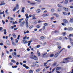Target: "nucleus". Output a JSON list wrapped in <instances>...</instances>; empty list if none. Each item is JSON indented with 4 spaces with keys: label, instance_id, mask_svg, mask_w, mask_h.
<instances>
[{
    "label": "nucleus",
    "instance_id": "1",
    "mask_svg": "<svg viewBox=\"0 0 73 73\" xmlns=\"http://www.w3.org/2000/svg\"><path fill=\"white\" fill-rule=\"evenodd\" d=\"M30 57L31 58L34 59L35 60H38L37 57L35 55H31L30 56Z\"/></svg>",
    "mask_w": 73,
    "mask_h": 73
},
{
    "label": "nucleus",
    "instance_id": "2",
    "mask_svg": "<svg viewBox=\"0 0 73 73\" xmlns=\"http://www.w3.org/2000/svg\"><path fill=\"white\" fill-rule=\"evenodd\" d=\"M68 59H69V58L64 59L63 62H61V63H67L66 62L68 61Z\"/></svg>",
    "mask_w": 73,
    "mask_h": 73
},
{
    "label": "nucleus",
    "instance_id": "3",
    "mask_svg": "<svg viewBox=\"0 0 73 73\" xmlns=\"http://www.w3.org/2000/svg\"><path fill=\"white\" fill-rule=\"evenodd\" d=\"M25 23H26V27L27 28H29V26L28 25V19H25Z\"/></svg>",
    "mask_w": 73,
    "mask_h": 73
},
{
    "label": "nucleus",
    "instance_id": "4",
    "mask_svg": "<svg viewBox=\"0 0 73 73\" xmlns=\"http://www.w3.org/2000/svg\"><path fill=\"white\" fill-rule=\"evenodd\" d=\"M63 22L64 23H65V24H67L68 23V21L67 20L65 19H64L63 20Z\"/></svg>",
    "mask_w": 73,
    "mask_h": 73
},
{
    "label": "nucleus",
    "instance_id": "5",
    "mask_svg": "<svg viewBox=\"0 0 73 73\" xmlns=\"http://www.w3.org/2000/svg\"><path fill=\"white\" fill-rule=\"evenodd\" d=\"M23 67H25V68L27 69H28L29 68V67L26 66V65L25 64H23Z\"/></svg>",
    "mask_w": 73,
    "mask_h": 73
},
{
    "label": "nucleus",
    "instance_id": "6",
    "mask_svg": "<svg viewBox=\"0 0 73 73\" xmlns=\"http://www.w3.org/2000/svg\"><path fill=\"white\" fill-rule=\"evenodd\" d=\"M6 44L7 45L9 46L10 45V41L8 40H7L6 41Z\"/></svg>",
    "mask_w": 73,
    "mask_h": 73
},
{
    "label": "nucleus",
    "instance_id": "7",
    "mask_svg": "<svg viewBox=\"0 0 73 73\" xmlns=\"http://www.w3.org/2000/svg\"><path fill=\"white\" fill-rule=\"evenodd\" d=\"M67 30L68 31H71L73 30V28L72 27H68L67 28Z\"/></svg>",
    "mask_w": 73,
    "mask_h": 73
},
{
    "label": "nucleus",
    "instance_id": "8",
    "mask_svg": "<svg viewBox=\"0 0 73 73\" xmlns=\"http://www.w3.org/2000/svg\"><path fill=\"white\" fill-rule=\"evenodd\" d=\"M25 23V21H23L20 24V26H23L24 25V24Z\"/></svg>",
    "mask_w": 73,
    "mask_h": 73
},
{
    "label": "nucleus",
    "instance_id": "9",
    "mask_svg": "<svg viewBox=\"0 0 73 73\" xmlns=\"http://www.w3.org/2000/svg\"><path fill=\"white\" fill-rule=\"evenodd\" d=\"M23 44H26V43H29V42H27V41L25 40H23Z\"/></svg>",
    "mask_w": 73,
    "mask_h": 73
},
{
    "label": "nucleus",
    "instance_id": "10",
    "mask_svg": "<svg viewBox=\"0 0 73 73\" xmlns=\"http://www.w3.org/2000/svg\"><path fill=\"white\" fill-rule=\"evenodd\" d=\"M25 16L26 17V19H28H28L29 18V16H28V14H26L25 15Z\"/></svg>",
    "mask_w": 73,
    "mask_h": 73
},
{
    "label": "nucleus",
    "instance_id": "11",
    "mask_svg": "<svg viewBox=\"0 0 73 73\" xmlns=\"http://www.w3.org/2000/svg\"><path fill=\"white\" fill-rule=\"evenodd\" d=\"M58 54H58V53H56L54 55V57L55 58H56L58 57Z\"/></svg>",
    "mask_w": 73,
    "mask_h": 73
},
{
    "label": "nucleus",
    "instance_id": "12",
    "mask_svg": "<svg viewBox=\"0 0 73 73\" xmlns=\"http://www.w3.org/2000/svg\"><path fill=\"white\" fill-rule=\"evenodd\" d=\"M61 69V67H58L56 68V70H59L60 69Z\"/></svg>",
    "mask_w": 73,
    "mask_h": 73
},
{
    "label": "nucleus",
    "instance_id": "13",
    "mask_svg": "<svg viewBox=\"0 0 73 73\" xmlns=\"http://www.w3.org/2000/svg\"><path fill=\"white\" fill-rule=\"evenodd\" d=\"M57 64L56 62H54V63H53L52 66L54 67L56 66H57Z\"/></svg>",
    "mask_w": 73,
    "mask_h": 73
},
{
    "label": "nucleus",
    "instance_id": "14",
    "mask_svg": "<svg viewBox=\"0 0 73 73\" xmlns=\"http://www.w3.org/2000/svg\"><path fill=\"white\" fill-rule=\"evenodd\" d=\"M40 12V9H38L36 10V12L37 13H39Z\"/></svg>",
    "mask_w": 73,
    "mask_h": 73
},
{
    "label": "nucleus",
    "instance_id": "15",
    "mask_svg": "<svg viewBox=\"0 0 73 73\" xmlns=\"http://www.w3.org/2000/svg\"><path fill=\"white\" fill-rule=\"evenodd\" d=\"M69 22H70L71 23L73 22V18H70V20L69 21Z\"/></svg>",
    "mask_w": 73,
    "mask_h": 73
},
{
    "label": "nucleus",
    "instance_id": "16",
    "mask_svg": "<svg viewBox=\"0 0 73 73\" xmlns=\"http://www.w3.org/2000/svg\"><path fill=\"white\" fill-rule=\"evenodd\" d=\"M40 68H38L36 70V72H38L40 71Z\"/></svg>",
    "mask_w": 73,
    "mask_h": 73
},
{
    "label": "nucleus",
    "instance_id": "17",
    "mask_svg": "<svg viewBox=\"0 0 73 73\" xmlns=\"http://www.w3.org/2000/svg\"><path fill=\"white\" fill-rule=\"evenodd\" d=\"M24 9H25L24 7H23L22 8V9L21 10V12H23V13H24V12H25V10H24Z\"/></svg>",
    "mask_w": 73,
    "mask_h": 73
},
{
    "label": "nucleus",
    "instance_id": "18",
    "mask_svg": "<svg viewBox=\"0 0 73 73\" xmlns=\"http://www.w3.org/2000/svg\"><path fill=\"white\" fill-rule=\"evenodd\" d=\"M4 34L5 35H6L7 34V30L6 29H4Z\"/></svg>",
    "mask_w": 73,
    "mask_h": 73
},
{
    "label": "nucleus",
    "instance_id": "19",
    "mask_svg": "<svg viewBox=\"0 0 73 73\" xmlns=\"http://www.w3.org/2000/svg\"><path fill=\"white\" fill-rule=\"evenodd\" d=\"M15 8H17V9L19 8V5L18 4H17L16 7Z\"/></svg>",
    "mask_w": 73,
    "mask_h": 73
},
{
    "label": "nucleus",
    "instance_id": "20",
    "mask_svg": "<svg viewBox=\"0 0 73 73\" xmlns=\"http://www.w3.org/2000/svg\"><path fill=\"white\" fill-rule=\"evenodd\" d=\"M37 53H38V56H40V54L39 51H37Z\"/></svg>",
    "mask_w": 73,
    "mask_h": 73
},
{
    "label": "nucleus",
    "instance_id": "21",
    "mask_svg": "<svg viewBox=\"0 0 73 73\" xmlns=\"http://www.w3.org/2000/svg\"><path fill=\"white\" fill-rule=\"evenodd\" d=\"M12 36L14 38H16V35H15V34H13Z\"/></svg>",
    "mask_w": 73,
    "mask_h": 73
},
{
    "label": "nucleus",
    "instance_id": "22",
    "mask_svg": "<svg viewBox=\"0 0 73 73\" xmlns=\"http://www.w3.org/2000/svg\"><path fill=\"white\" fill-rule=\"evenodd\" d=\"M12 43L13 45L14 46H15L16 45L15 43L13 41H12Z\"/></svg>",
    "mask_w": 73,
    "mask_h": 73
},
{
    "label": "nucleus",
    "instance_id": "23",
    "mask_svg": "<svg viewBox=\"0 0 73 73\" xmlns=\"http://www.w3.org/2000/svg\"><path fill=\"white\" fill-rule=\"evenodd\" d=\"M11 62L13 63H15L16 62L14 60H11Z\"/></svg>",
    "mask_w": 73,
    "mask_h": 73
},
{
    "label": "nucleus",
    "instance_id": "24",
    "mask_svg": "<svg viewBox=\"0 0 73 73\" xmlns=\"http://www.w3.org/2000/svg\"><path fill=\"white\" fill-rule=\"evenodd\" d=\"M34 27V26L33 25H31V26L30 27H29V28L30 29H32V28H33V27Z\"/></svg>",
    "mask_w": 73,
    "mask_h": 73
},
{
    "label": "nucleus",
    "instance_id": "25",
    "mask_svg": "<svg viewBox=\"0 0 73 73\" xmlns=\"http://www.w3.org/2000/svg\"><path fill=\"white\" fill-rule=\"evenodd\" d=\"M58 6L59 7H62V6L60 4H58Z\"/></svg>",
    "mask_w": 73,
    "mask_h": 73
},
{
    "label": "nucleus",
    "instance_id": "26",
    "mask_svg": "<svg viewBox=\"0 0 73 73\" xmlns=\"http://www.w3.org/2000/svg\"><path fill=\"white\" fill-rule=\"evenodd\" d=\"M54 56V54H50V57H53Z\"/></svg>",
    "mask_w": 73,
    "mask_h": 73
},
{
    "label": "nucleus",
    "instance_id": "27",
    "mask_svg": "<svg viewBox=\"0 0 73 73\" xmlns=\"http://www.w3.org/2000/svg\"><path fill=\"white\" fill-rule=\"evenodd\" d=\"M40 45H37V46H36V48H40Z\"/></svg>",
    "mask_w": 73,
    "mask_h": 73
},
{
    "label": "nucleus",
    "instance_id": "28",
    "mask_svg": "<svg viewBox=\"0 0 73 73\" xmlns=\"http://www.w3.org/2000/svg\"><path fill=\"white\" fill-rule=\"evenodd\" d=\"M48 24L47 23H45L44 24V25L45 26H47L48 25Z\"/></svg>",
    "mask_w": 73,
    "mask_h": 73
},
{
    "label": "nucleus",
    "instance_id": "29",
    "mask_svg": "<svg viewBox=\"0 0 73 73\" xmlns=\"http://www.w3.org/2000/svg\"><path fill=\"white\" fill-rule=\"evenodd\" d=\"M64 49H62V50H61V51H59L58 52V53H58V54H59L61 52V51H62V50H63Z\"/></svg>",
    "mask_w": 73,
    "mask_h": 73
},
{
    "label": "nucleus",
    "instance_id": "30",
    "mask_svg": "<svg viewBox=\"0 0 73 73\" xmlns=\"http://www.w3.org/2000/svg\"><path fill=\"white\" fill-rule=\"evenodd\" d=\"M17 67V66H12V68H16Z\"/></svg>",
    "mask_w": 73,
    "mask_h": 73
},
{
    "label": "nucleus",
    "instance_id": "31",
    "mask_svg": "<svg viewBox=\"0 0 73 73\" xmlns=\"http://www.w3.org/2000/svg\"><path fill=\"white\" fill-rule=\"evenodd\" d=\"M51 11L52 12H53L54 11V9H51Z\"/></svg>",
    "mask_w": 73,
    "mask_h": 73
},
{
    "label": "nucleus",
    "instance_id": "32",
    "mask_svg": "<svg viewBox=\"0 0 73 73\" xmlns=\"http://www.w3.org/2000/svg\"><path fill=\"white\" fill-rule=\"evenodd\" d=\"M68 0H66L65 1V3L66 4L67 3H68Z\"/></svg>",
    "mask_w": 73,
    "mask_h": 73
},
{
    "label": "nucleus",
    "instance_id": "33",
    "mask_svg": "<svg viewBox=\"0 0 73 73\" xmlns=\"http://www.w3.org/2000/svg\"><path fill=\"white\" fill-rule=\"evenodd\" d=\"M16 7H15L14 9H13V11L15 12L16 11Z\"/></svg>",
    "mask_w": 73,
    "mask_h": 73
},
{
    "label": "nucleus",
    "instance_id": "34",
    "mask_svg": "<svg viewBox=\"0 0 73 73\" xmlns=\"http://www.w3.org/2000/svg\"><path fill=\"white\" fill-rule=\"evenodd\" d=\"M33 64L34 65V66H35V65H36V62H34L33 63Z\"/></svg>",
    "mask_w": 73,
    "mask_h": 73
},
{
    "label": "nucleus",
    "instance_id": "35",
    "mask_svg": "<svg viewBox=\"0 0 73 73\" xmlns=\"http://www.w3.org/2000/svg\"><path fill=\"white\" fill-rule=\"evenodd\" d=\"M27 37V36H25V37H23V40H25Z\"/></svg>",
    "mask_w": 73,
    "mask_h": 73
},
{
    "label": "nucleus",
    "instance_id": "36",
    "mask_svg": "<svg viewBox=\"0 0 73 73\" xmlns=\"http://www.w3.org/2000/svg\"><path fill=\"white\" fill-rule=\"evenodd\" d=\"M29 73H33V71L32 70H30L29 71Z\"/></svg>",
    "mask_w": 73,
    "mask_h": 73
},
{
    "label": "nucleus",
    "instance_id": "37",
    "mask_svg": "<svg viewBox=\"0 0 73 73\" xmlns=\"http://www.w3.org/2000/svg\"><path fill=\"white\" fill-rule=\"evenodd\" d=\"M40 38H41V39L43 40L44 39V36H41L40 37Z\"/></svg>",
    "mask_w": 73,
    "mask_h": 73
},
{
    "label": "nucleus",
    "instance_id": "38",
    "mask_svg": "<svg viewBox=\"0 0 73 73\" xmlns=\"http://www.w3.org/2000/svg\"><path fill=\"white\" fill-rule=\"evenodd\" d=\"M15 42H16L17 43H18V40L17 39H15Z\"/></svg>",
    "mask_w": 73,
    "mask_h": 73
},
{
    "label": "nucleus",
    "instance_id": "39",
    "mask_svg": "<svg viewBox=\"0 0 73 73\" xmlns=\"http://www.w3.org/2000/svg\"><path fill=\"white\" fill-rule=\"evenodd\" d=\"M62 34L63 36H65L66 35V33L65 32L63 33Z\"/></svg>",
    "mask_w": 73,
    "mask_h": 73
},
{
    "label": "nucleus",
    "instance_id": "40",
    "mask_svg": "<svg viewBox=\"0 0 73 73\" xmlns=\"http://www.w3.org/2000/svg\"><path fill=\"white\" fill-rule=\"evenodd\" d=\"M62 13H63V15H67V13H66L64 12H63Z\"/></svg>",
    "mask_w": 73,
    "mask_h": 73
},
{
    "label": "nucleus",
    "instance_id": "41",
    "mask_svg": "<svg viewBox=\"0 0 73 73\" xmlns=\"http://www.w3.org/2000/svg\"><path fill=\"white\" fill-rule=\"evenodd\" d=\"M45 15H46V17H47L49 15V14H48V13L45 14Z\"/></svg>",
    "mask_w": 73,
    "mask_h": 73
},
{
    "label": "nucleus",
    "instance_id": "42",
    "mask_svg": "<svg viewBox=\"0 0 73 73\" xmlns=\"http://www.w3.org/2000/svg\"><path fill=\"white\" fill-rule=\"evenodd\" d=\"M2 22L3 24H5V22L3 20H2Z\"/></svg>",
    "mask_w": 73,
    "mask_h": 73
},
{
    "label": "nucleus",
    "instance_id": "43",
    "mask_svg": "<svg viewBox=\"0 0 73 73\" xmlns=\"http://www.w3.org/2000/svg\"><path fill=\"white\" fill-rule=\"evenodd\" d=\"M4 52H2V57H3V56H4Z\"/></svg>",
    "mask_w": 73,
    "mask_h": 73
},
{
    "label": "nucleus",
    "instance_id": "44",
    "mask_svg": "<svg viewBox=\"0 0 73 73\" xmlns=\"http://www.w3.org/2000/svg\"><path fill=\"white\" fill-rule=\"evenodd\" d=\"M65 11H68V9L67 8H66V9L65 10Z\"/></svg>",
    "mask_w": 73,
    "mask_h": 73
},
{
    "label": "nucleus",
    "instance_id": "45",
    "mask_svg": "<svg viewBox=\"0 0 73 73\" xmlns=\"http://www.w3.org/2000/svg\"><path fill=\"white\" fill-rule=\"evenodd\" d=\"M46 54H47V53H44L43 54H42V55L44 56H45Z\"/></svg>",
    "mask_w": 73,
    "mask_h": 73
},
{
    "label": "nucleus",
    "instance_id": "46",
    "mask_svg": "<svg viewBox=\"0 0 73 73\" xmlns=\"http://www.w3.org/2000/svg\"><path fill=\"white\" fill-rule=\"evenodd\" d=\"M36 28H37L38 29V28H40V26L39 25H38L36 26Z\"/></svg>",
    "mask_w": 73,
    "mask_h": 73
},
{
    "label": "nucleus",
    "instance_id": "47",
    "mask_svg": "<svg viewBox=\"0 0 73 73\" xmlns=\"http://www.w3.org/2000/svg\"><path fill=\"white\" fill-rule=\"evenodd\" d=\"M61 25H62L63 26H65V23H61Z\"/></svg>",
    "mask_w": 73,
    "mask_h": 73
},
{
    "label": "nucleus",
    "instance_id": "48",
    "mask_svg": "<svg viewBox=\"0 0 73 73\" xmlns=\"http://www.w3.org/2000/svg\"><path fill=\"white\" fill-rule=\"evenodd\" d=\"M10 18L11 20L13 21L14 20V19L13 18L11 17Z\"/></svg>",
    "mask_w": 73,
    "mask_h": 73
},
{
    "label": "nucleus",
    "instance_id": "49",
    "mask_svg": "<svg viewBox=\"0 0 73 73\" xmlns=\"http://www.w3.org/2000/svg\"><path fill=\"white\" fill-rule=\"evenodd\" d=\"M4 14V13H3L2 12L0 13V15H2V14Z\"/></svg>",
    "mask_w": 73,
    "mask_h": 73
},
{
    "label": "nucleus",
    "instance_id": "50",
    "mask_svg": "<svg viewBox=\"0 0 73 73\" xmlns=\"http://www.w3.org/2000/svg\"><path fill=\"white\" fill-rule=\"evenodd\" d=\"M42 16L43 17H46V15H45V14H44L43 15H42Z\"/></svg>",
    "mask_w": 73,
    "mask_h": 73
},
{
    "label": "nucleus",
    "instance_id": "51",
    "mask_svg": "<svg viewBox=\"0 0 73 73\" xmlns=\"http://www.w3.org/2000/svg\"><path fill=\"white\" fill-rule=\"evenodd\" d=\"M3 29V27H0V31H1Z\"/></svg>",
    "mask_w": 73,
    "mask_h": 73
},
{
    "label": "nucleus",
    "instance_id": "52",
    "mask_svg": "<svg viewBox=\"0 0 73 73\" xmlns=\"http://www.w3.org/2000/svg\"><path fill=\"white\" fill-rule=\"evenodd\" d=\"M33 19L35 20V19H36V18L35 17H33Z\"/></svg>",
    "mask_w": 73,
    "mask_h": 73
},
{
    "label": "nucleus",
    "instance_id": "53",
    "mask_svg": "<svg viewBox=\"0 0 73 73\" xmlns=\"http://www.w3.org/2000/svg\"><path fill=\"white\" fill-rule=\"evenodd\" d=\"M71 9H73V6H71L69 7Z\"/></svg>",
    "mask_w": 73,
    "mask_h": 73
},
{
    "label": "nucleus",
    "instance_id": "54",
    "mask_svg": "<svg viewBox=\"0 0 73 73\" xmlns=\"http://www.w3.org/2000/svg\"><path fill=\"white\" fill-rule=\"evenodd\" d=\"M54 19V17H52L51 19H50V20H53Z\"/></svg>",
    "mask_w": 73,
    "mask_h": 73
},
{
    "label": "nucleus",
    "instance_id": "55",
    "mask_svg": "<svg viewBox=\"0 0 73 73\" xmlns=\"http://www.w3.org/2000/svg\"><path fill=\"white\" fill-rule=\"evenodd\" d=\"M6 52L7 53V54H9V52L7 50L6 51Z\"/></svg>",
    "mask_w": 73,
    "mask_h": 73
},
{
    "label": "nucleus",
    "instance_id": "56",
    "mask_svg": "<svg viewBox=\"0 0 73 73\" xmlns=\"http://www.w3.org/2000/svg\"><path fill=\"white\" fill-rule=\"evenodd\" d=\"M18 29L17 28H15L14 29V30H15V31L16 30H17Z\"/></svg>",
    "mask_w": 73,
    "mask_h": 73
},
{
    "label": "nucleus",
    "instance_id": "57",
    "mask_svg": "<svg viewBox=\"0 0 73 73\" xmlns=\"http://www.w3.org/2000/svg\"><path fill=\"white\" fill-rule=\"evenodd\" d=\"M30 4L31 5H34L35 4V3H30Z\"/></svg>",
    "mask_w": 73,
    "mask_h": 73
},
{
    "label": "nucleus",
    "instance_id": "58",
    "mask_svg": "<svg viewBox=\"0 0 73 73\" xmlns=\"http://www.w3.org/2000/svg\"><path fill=\"white\" fill-rule=\"evenodd\" d=\"M55 70V68H53L52 70V72H53Z\"/></svg>",
    "mask_w": 73,
    "mask_h": 73
},
{
    "label": "nucleus",
    "instance_id": "59",
    "mask_svg": "<svg viewBox=\"0 0 73 73\" xmlns=\"http://www.w3.org/2000/svg\"><path fill=\"white\" fill-rule=\"evenodd\" d=\"M0 45L1 46H3V43H0Z\"/></svg>",
    "mask_w": 73,
    "mask_h": 73
},
{
    "label": "nucleus",
    "instance_id": "60",
    "mask_svg": "<svg viewBox=\"0 0 73 73\" xmlns=\"http://www.w3.org/2000/svg\"><path fill=\"white\" fill-rule=\"evenodd\" d=\"M8 11V9H6V11H5V13H7Z\"/></svg>",
    "mask_w": 73,
    "mask_h": 73
},
{
    "label": "nucleus",
    "instance_id": "61",
    "mask_svg": "<svg viewBox=\"0 0 73 73\" xmlns=\"http://www.w3.org/2000/svg\"><path fill=\"white\" fill-rule=\"evenodd\" d=\"M72 1H73V0H69L70 2H72Z\"/></svg>",
    "mask_w": 73,
    "mask_h": 73
},
{
    "label": "nucleus",
    "instance_id": "62",
    "mask_svg": "<svg viewBox=\"0 0 73 73\" xmlns=\"http://www.w3.org/2000/svg\"><path fill=\"white\" fill-rule=\"evenodd\" d=\"M70 47H71V46H68V48H70Z\"/></svg>",
    "mask_w": 73,
    "mask_h": 73
},
{
    "label": "nucleus",
    "instance_id": "63",
    "mask_svg": "<svg viewBox=\"0 0 73 73\" xmlns=\"http://www.w3.org/2000/svg\"><path fill=\"white\" fill-rule=\"evenodd\" d=\"M35 15L34 14L32 16L33 18L34 17H35Z\"/></svg>",
    "mask_w": 73,
    "mask_h": 73
},
{
    "label": "nucleus",
    "instance_id": "64",
    "mask_svg": "<svg viewBox=\"0 0 73 73\" xmlns=\"http://www.w3.org/2000/svg\"><path fill=\"white\" fill-rule=\"evenodd\" d=\"M1 72L2 73H4V71H3V70H1Z\"/></svg>",
    "mask_w": 73,
    "mask_h": 73
}]
</instances>
